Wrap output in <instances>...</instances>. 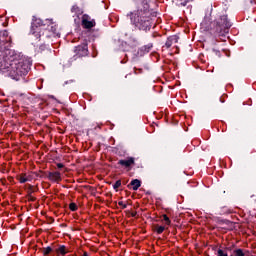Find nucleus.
I'll return each instance as SVG.
<instances>
[{
  "label": "nucleus",
  "instance_id": "obj_9",
  "mask_svg": "<svg viewBox=\"0 0 256 256\" xmlns=\"http://www.w3.org/2000/svg\"><path fill=\"white\" fill-rule=\"evenodd\" d=\"M33 178L29 175V174H21L18 177V181H20V183H27L28 181H31Z\"/></svg>",
  "mask_w": 256,
  "mask_h": 256
},
{
  "label": "nucleus",
  "instance_id": "obj_16",
  "mask_svg": "<svg viewBox=\"0 0 256 256\" xmlns=\"http://www.w3.org/2000/svg\"><path fill=\"white\" fill-rule=\"evenodd\" d=\"M217 256H229V255L223 249H218L217 250Z\"/></svg>",
  "mask_w": 256,
  "mask_h": 256
},
{
  "label": "nucleus",
  "instance_id": "obj_15",
  "mask_svg": "<svg viewBox=\"0 0 256 256\" xmlns=\"http://www.w3.org/2000/svg\"><path fill=\"white\" fill-rule=\"evenodd\" d=\"M235 256H245V253L243 252V249H236L234 250Z\"/></svg>",
  "mask_w": 256,
  "mask_h": 256
},
{
  "label": "nucleus",
  "instance_id": "obj_13",
  "mask_svg": "<svg viewBox=\"0 0 256 256\" xmlns=\"http://www.w3.org/2000/svg\"><path fill=\"white\" fill-rule=\"evenodd\" d=\"M154 230L156 231V233H158V235H161V233L165 231V226L155 225Z\"/></svg>",
  "mask_w": 256,
  "mask_h": 256
},
{
  "label": "nucleus",
  "instance_id": "obj_14",
  "mask_svg": "<svg viewBox=\"0 0 256 256\" xmlns=\"http://www.w3.org/2000/svg\"><path fill=\"white\" fill-rule=\"evenodd\" d=\"M52 251H53V248L51 247H46L42 249V253L44 256L50 255Z\"/></svg>",
  "mask_w": 256,
  "mask_h": 256
},
{
  "label": "nucleus",
  "instance_id": "obj_6",
  "mask_svg": "<svg viewBox=\"0 0 256 256\" xmlns=\"http://www.w3.org/2000/svg\"><path fill=\"white\" fill-rule=\"evenodd\" d=\"M178 41L179 38H177V36H170L165 43V48L169 49V47H171L173 43H177Z\"/></svg>",
  "mask_w": 256,
  "mask_h": 256
},
{
  "label": "nucleus",
  "instance_id": "obj_19",
  "mask_svg": "<svg viewBox=\"0 0 256 256\" xmlns=\"http://www.w3.org/2000/svg\"><path fill=\"white\" fill-rule=\"evenodd\" d=\"M69 209H70L71 211H77V204H75V203H70Z\"/></svg>",
  "mask_w": 256,
  "mask_h": 256
},
{
  "label": "nucleus",
  "instance_id": "obj_20",
  "mask_svg": "<svg viewBox=\"0 0 256 256\" xmlns=\"http://www.w3.org/2000/svg\"><path fill=\"white\" fill-rule=\"evenodd\" d=\"M152 48H153V44H148L147 46H144V47H143V49H144L147 53H149L150 49H152Z\"/></svg>",
  "mask_w": 256,
  "mask_h": 256
},
{
  "label": "nucleus",
  "instance_id": "obj_3",
  "mask_svg": "<svg viewBox=\"0 0 256 256\" xmlns=\"http://www.w3.org/2000/svg\"><path fill=\"white\" fill-rule=\"evenodd\" d=\"M41 27H43V20L33 17L30 33L34 35L36 39H39L41 36H43V34H41Z\"/></svg>",
  "mask_w": 256,
  "mask_h": 256
},
{
  "label": "nucleus",
  "instance_id": "obj_10",
  "mask_svg": "<svg viewBox=\"0 0 256 256\" xmlns=\"http://www.w3.org/2000/svg\"><path fill=\"white\" fill-rule=\"evenodd\" d=\"M82 25H84V27L86 29H91V28L95 27V21H90V20H87V19H83L82 20Z\"/></svg>",
  "mask_w": 256,
  "mask_h": 256
},
{
  "label": "nucleus",
  "instance_id": "obj_18",
  "mask_svg": "<svg viewBox=\"0 0 256 256\" xmlns=\"http://www.w3.org/2000/svg\"><path fill=\"white\" fill-rule=\"evenodd\" d=\"M119 187H121V180H117L115 182V184L113 185V189H115V191H117L119 189Z\"/></svg>",
  "mask_w": 256,
  "mask_h": 256
},
{
  "label": "nucleus",
  "instance_id": "obj_5",
  "mask_svg": "<svg viewBox=\"0 0 256 256\" xmlns=\"http://www.w3.org/2000/svg\"><path fill=\"white\" fill-rule=\"evenodd\" d=\"M46 23H49L48 30L43 31L42 37H51V35H49V31H51L54 37L61 36V34L59 33V30H57V25L53 23V20H46Z\"/></svg>",
  "mask_w": 256,
  "mask_h": 256
},
{
  "label": "nucleus",
  "instance_id": "obj_7",
  "mask_svg": "<svg viewBox=\"0 0 256 256\" xmlns=\"http://www.w3.org/2000/svg\"><path fill=\"white\" fill-rule=\"evenodd\" d=\"M48 179H50V181H61V173L60 172H50L48 175Z\"/></svg>",
  "mask_w": 256,
  "mask_h": 256
},
{
  "label": "nucleus",
  "instance_id": "obj_12",
  "mask_svg": "<svg viewBox=\"0 0 256 256\" xmlns=\"http://www.w3.org/2000/svg\"><path fill=\"white\" fill-rule=\"evenodd\" d=\"M56 253H58L59 255L65 256L69 253V250L65 247V245H62L56 250Z\"/></svg>",
  "mask_w": 256,
  "mask_h": 256
},
{
  "label": "nucleus",
  "instance_id": "obj_17",
  "mask_svg": "<svg viewBox=\"0 0 256 256\" xmlns=\"http://www.w3.org/2000/svg\"><path fill=\"white\" fill-rule=\"evenodd\" d=\"M162 217L166 225H171V219H169L166 214L162 215Z\"/></svg>",
  "mask_w": 256,
  "mask_h": 256
},
{
  "label": "nucleus",
  "instance_id": "obj_23",
  "mask_svg": "<svg viewBox=\"0 0 256 256\" xmlns=\"http://www.w3.org/2000/svg\"><path fill=\"white\" fill-rule=\"evenodd\" d=\"M29 201H35V197L29 196Z\"/></svg>",
  "mask_w": 256,
  "mask_h": 256
},
{
  "label": "nucleus",
  "instance_id": "obj_24",
  "mask_svg": "<svg viewBox=\"0 0 256 256\" xmlns=\"http://www.w3.org/2000/svg\"><path fill=\"white\" fill-rule=\"evenodd\" d=\"M83 49L86 50L87 49V44L83 45Z\"/></svg>",
  "mask_w": 256,
  "mask_h": 256
},
{
  "label": "nucleus",
  "instance_id": "obj_8",
  "mask_svg": "<svg viewBox=\"0 0 256 256\" xmlns=\"http://www.w3.org/2000/svg\"><path fill=\"white\" fill-rule=\"evenodd\" d=\"M135 163V160L133 158H129L127 160H119L118 164L122 165L124 167H131Z\"/></svg>",
  "mask_w": 256,
  "mask_h": 256
},
{
  "label": "nucleus",
  "instance_id": "obj_1",
  "mask_svg": "<svg viewBox=\"0 0 256 256\" xmlns=\"http://www.w3.org/2000/svg\"><path fill=\"white\" fill-rule=\"evenodd\" d=\"M9 47H11V37H9V32L3 30L0 32V71L18 80L19 77L29 73L31 62Z\"/></svg>",
  "mask_w": 256,
  "mask_h": 256
},
{
  "label": "nucleus",
  "instance_id": "obj_11",
  "mask_svg": "<svg viewBox=\"0 0 256 256\" xmlns=\"http://www.w3.org/2000/svg\"><path fill=\"white\" fill-rule=\"evenodd\" d=\"M130 185L132 186L133 191H137L141 187V181L139 179H134L131 181Z\"/></svg>",
  "mask_w": 256,
  "mask_h": 256
},
{
  "label": "nucleus",
  "instance_id": "obj_4",
  "mask_svg": "<svg viewBox=\"0 0 256 256\" xmlns=\"http://www.w3.org/2000/svg\"><path fill=\"white\" fill-rule=\"evenodd\" d=\"M231 27V22L227 20V16L223 15L220 17V21L217 22L216 33H226Z\"/></svg>",
  "mask_w": 256,
  "mask_h": 256
},
{
  "label": "nucleus",
  "instance_id": "obj_2",
  "mask_svg": "<svg viewBox=\"0 0 256 256\" xmlns=\"http://www.w3.org/2000/svg\"><path fill=\"white\" fill-rule=\"evenodd\" d=\"M137 9L128 14L132 25L139 31H150L151 29V10L147 0H136Z\"/></svg>",
  "mask_w": 256,
  "mask_h": 256
},
{
  "label": "nucleus",
  "instance_id": "obj_22",
  "mask_svg": "<svg viewBox=\"0 0 256 256\" xmlns=\"http://www.w3.org/2000/svg\"><path fill=\"white\" fill-rule=\"evenodd\" d=\"M57 167H58V169H63V164L58 163V164H57Z\"/></svg>",
  "mask_w": 256,
  "mask_h": 256
},
{
  "label": "nucleus",
  "instance_id": "obj_25",
  "mask_svg": "<svg viewBox=\"0 0 256 256\" xmlns=\"http://www.w3.org/2000/svg\"><path fill=\"white\" fill-rule=\"evenodd\" d=\"M82 256H89V254H87V252H84Z\"/></svg>",
  "mask_w": 256,
  "mask_h": 256
},
{
  "label": "nucleus",
  "instance_id": "obj_21",
  "mask_svg": "<svg viewBox=\"0 0 256 256\" xmlns=\"http://www.w3.org/2000/svg\"><path fill=\"white\" fill-rule=\"evenodd\" d=\"M118 205L122 207V209H127V204H124L123 201L118 202Z\"/></svg>",
  "mask_w": 256,
  "mask_h": 256
}]
</instances>
